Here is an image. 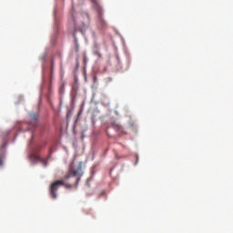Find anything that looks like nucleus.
<instances>
[{
    "mask_svg": "<svg viewBox=\"0 0 233 233\" xmlns=\"http://www.w3.org/2000/svg\"><path fill=\"white\" fill-rule=\"evenodd\" d=\"M83 162L76 163L73 160L70 164L69 170L63 179L56 180L50 185L49 196L53 199H57V190L60 187H65V188H77L79 181H81V177L83 176Z\"/></svg>",
    "mask_w": 233,
    "mask_h": 233,
    "instance_id": "obj_1",
    "label": "nucleus"
},
{
    "mask_svg": "<svg viewBox=\"0 0 233 233\" xmlns=\"http://www.w3.org/2000/svg\"><path fill=\"white\" fill-rule=\"evenodd\" d=\"M94 10L96 12V26L99 30H106L108 27V23L105 20V14L103 12V7L99 5L97 0H90Z\"/></svg>",
    "mask_w": 233,
    "mask_h": 233,
    "instance_id": "obj_2",
    "label": "nucleus"
},
{
    "mask_svg": "<svg viewBox=\"0 0 233 233\" xmlns=\"http://www.w3.org/2000/svg\"><path fill=\"white\" fill-rule=\"evenodd\" d=\"M41 148H43V145H39L33 150V153L30 155L31 161L33 163H42L44 167L48 165V161L39 156H37L38 152H41Z\"/></svg>",
    "mask_w": 233,
    "mask_h": 233,
    "instance_id": "obj_3",
    "label": "nucleus"
},
{
    "mask_svg": "<svg viewBox=\"0 0 233 233\" xmlns=\"http://www.w3.org/2000/svg\"><path fill=\"white\" fill-rule=\"evenodd\" d=\"M29 117L31 119L32 127H35V125H37V119H38L37 115H35V113H31L29 114Z\"/></svg>",
    "mask_w": 233,
    "mask_h": 233,
    "instance_id": "obj_4",
    "label": "nucleus"
},
{
    "mask_svg": "<svg viewBox=\"0 0 233 233\" xmlns=\"http://www.w3.org/2000/svg\"><path fill=\"white\" fill-rule=\"evenodd\" d=\"M5 160V154H0V167H3V161Z\"/></svg>",
    "mask_w": 233,
    "mask_h": 233,
    "instance_id": "obj_5",
    "label": "nucleus"
},
{
    "mask_svg": "<svg viewBox=\"0 0 233 233\" xmlns=\"http://www.w3.org/2000/svg\"><path fill=\"white\" fill-rule=\"evenodd\" d=\"M95 56H97L98 57H102L101 53H99V51H96Z\"/></svg>",
    "mask_w": 233,
    "mask_h": 233,
    "instance_id": "obj_6",
    "label": "nucleus"
},
{
    "mask_svg": "<svg viewBox=\"0 0 233 233\" xmlns=\"http://www.w3.org/2000/svg\"><path fill=\"white\" fill-rule=\"evenodd\" d=\"M84 63L86 64V54H84Z\"/></svg>",
    "mask_w": 233,
    "mask_h": 233,
    "instance_id": "obj_7",
    "label": "nucleus"
},
{
    "mask_svg": "<svg viewBox=\"0 0 233 233\" xmlns=\"http://www.w3.org/2000/svg\"><path fill=\"white\" fill-rule=\"evenodd\" d=\"M79 50V45L76 44V51Z\"/></svg>",
    "mask_w": 233,
    "mask_h": 233,
    "instance_id": "obj_8",
    "label": "nucleus"
},
{
    "mask_svg": "<svg viewBox=\"0 0 233 233\" xmlns=\"http://www.w3.org/2000/svg\"><path fill=\"white\" fill-rule=\"evenodd\" d=\"M49 156H52V149L49 150Z\"/></svg>",
    "mask_w": 233,
    "mask_h": 233,
    "instance_id": "obj_9",
    "label": "nucleus"
},
{
    "mask_svg": "<svg viewBox=\"0 0 233 233\" xmlns=\"http://www.w3.org/2000/svg\"><path fill=\"white\" fill-rule=\"evenodd\" d=\"M137 161H139V157L138 156H137V162L136 163H137Z\"/></svg>",
    "mask_w": 233,
    "mask_h": 233,
    "instance_id": "obj_10",
    "label": "nucleus"
}]
</instances>
